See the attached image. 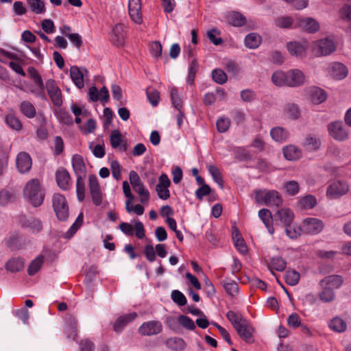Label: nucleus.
<instances>
[{"label":"nucleus","mask_w":351,"mask_h":351,"mask_svg":"<svg viewBox=\"0 0 351 351\" xmlns=\"http://www.w3.org/2000/svg\"><path fill=\"white\" fill-rule=\"evenodd\" d=\"M25 200L34 207L40 206L45 199V192L38 178L29 180L23 191Z\"/></svg>","instance_id":"nucleus-1"},{"label":"nucleus","mask_w":351,"mask_h":351,"mask_svg":"<svg viewBox=\"0 0 351 351\" xmlns=\"http://www.w3.org/2000/svg\"><path fill=\"white\" fill-rule=\"evenodd\" d=\"M256 202L259 204H265L269 206H279L282 200L279 193L276 191H259L256 193Z\"/></svg>","instance_id":"nucleus-2"},{"label":"nucleus","mask_w":351,"mask_h":351,"mask_svg":"<svg viewBox=\"0 0 351 351\" xmlns=\"http://www.w3.org/2000/svg\"><path fill=\"white\" fill-rule=\"evenodd\" d=\"M52 204L57 217L61 221H65L69 217V206L65 197L55 193L52 198Z\"/></svg>","instance_id":"nucleus-3"},{"label":"nucleus","mask_w":351,"mask_h":351,"mask_svg":"<svg viewBox=\"0 0 351 351\" xmlns=\"http://www.w3.org/2000/svg\"><path fill=\"white\" fill-rule=\"evenodd\" d=\"M130 182L133 189L141 197V202L146 203L149 199V193L141 181L139 176L135 171H131L129 173Z\"/></svg>","instance_id":"nucleus-4"},{"label":"nucleus","mask_w":351,"mask_h":351,"mask_svg":"<svg viewBox=\"0 0 351 351\" xmlns=\"http://www.w3.org/2000/svg\"><path fill=\"white\" fill-rule=\"evenodd\" d=\"M328 132L329 135L338 141H344L348 138L349 133L341 121H333L328 123Z\"/></svg>","instance_id":"nucleus-5"},{"label":"nucleus","mask_w":351,"mask_h":351,"mask_svg":"<svg viewBox=\"0 0 351 351\" xmlns=\"http://www.w3.org/2000/svg\"><path fill=\"white\" fill-rule=\"evenodd\" d=\"M336 49V45L332 40L326 38L315 43L313 52L317 56H328Z\"/></svg>","instance_id":"nucleus-6"},{"label":"nucleus","mask_w":351,"mask_h":351,"mask_svg":"<svg viewBox=\"0 0 351 351\" xmlns=\"http://www.w3.org/2000/svg\"><path fill=\"white\" fill-rule=\"evenodd\" d=\"M88 187L93 204L95 206L101 205L103 201V195L98 179L95 175L92 174L89 176Z\"/></svg>","instance_id":"nucleus-7"},{"label":"nucleus","mask_w":351,"mask_h":351,"mask_svg":"<svg viewBox=\"0 0 351 351\" xmlns=\"http://www.w3.org/2000/svg\"><path fill=\"white\" fill-rule=\"evenodd\" d=\"M349 190L347 183L337 180L332 182L328 187L326 195L330 199H336L345 195Z\"/></svg>","instance_id":"nucleus-8"},{"label":"nucleus","mask_w":351,"mask_h":351,"mask_svg":"<svg viewBox=\"0 0 351 351\" xmlns=\"http://www.w3.org/2000/svg\"><path fill=\"white\" fill-rule=\"evenodd\" d=\"M45 87L53 105L60 106L62 104V92L55 80H48L45 83Z\"/></svg>","instance_id":"nucleus-9"},{"label":"nucleus","mask_w":351,"mask_h":351,"mask_svg":"<svg viewBox=\"0 0 351 351\" xmlns=\"http://www.w3.org/2000/svg\"><path fill=\"white\" fill-rule=\"evenodd\" d=\"M162 330V325L159 321H149L143 323L138 332L143 336H152L159 334Z\"/></svg>","instance_id":"nucleus-10"},{"label":"nucleus","mask_w":351,"mask_h":351,"mask_svg":"<svg viewBox=\"0 0 351 351\" xmlns=\"http://www.w3.org/2000/svg\"><path fill=\"white\" fill-rule=\"evenodd\" d=\"M323 228V222L317 218H307L304 221L302 225V231L309 234H319Z\"/></svg>","instance_id":"nucleus-11"},{"label":"nucleus","mask_w":351,"mask_h":351,"mask_svg":"<svg viewBox=\"0 0 351 351\" xmlns=\"http://www.w3.org/2000/svg\"><path fill=\"white\" fill-rule=\"evenodd\" d=\"M293 217V213L289 208H281L274 215V219L276 224L285 227L291 225Z\"/></svg>","instance_id":"nucleus-12"},{"label":"nucleus","mask_w":351,"mask_h":351,"mask_svg":"<svg viewBox=\"0 0 351 351\" xmlns=\"http://www.w3.org/2000/svg\"><path fill=\"white\" fill-rule=\"evenodd\" d=\"M88 71L85 68H80L77 66H72L70 68V76L78 88L84 86V78L87 77Z\"/></svg>","instance_id":"nucleus-13"},{"label":"nucleus","mask_w":351,"mask_h":351,"mask_svg":"<svg viewBox=\"0 0 351 351\" xmlns=\"http://www.w3.org/2000/svg\"><path fill=\"white\" fill-rule=\"evenodd\" d=\"M128 12L131 20L136 23H143L141 0H129Z\"/></svg>","instance_id":"nucleus-14"},{"label":"nucleus","mask_w":351,"mask_h":351,"mask_svg":"<svg viewBox=\"0 0 351 351\" xmlns=\"http://www.w3.org/2000/svg\"><path fill=\"white\" fill-rule=\"evenodd\" d=\"M16 163L19 171L21 173H25L28 172L32 167V158L27 152H20L16 156Z\"/></svg>","instance_id":"nucleus-15"},{"label":"nucleus","mask_w":351,"mask_h":351,"mask_svg":"<svg viewBox=\"0 0 351 351\" xmlns=\"http://www.w3.org/2000/svg\"><path fill=\"white\" fill-rule=\"evenodd\" d=\"M287 86L297 87L302 85L305 80L304 73L298 69H292L287 72Z\"/></svg>","instance_id":"nucleus-16"},{"label":"nucleus","mask_w":351,"mask_h":351,"mask_svg":"<svg viewBox=\"0 0 351 351\" xmlns=\"http://www.w3.org/2000/svg\"><path fill=\"white\" fill-rule=\"evenodd\" d=\"M239 337L247 343L254 341V328L245 320L235 328Z\"/></svg>","instance_id":"nucleus-17"},{"label":"nucleus","mask_w":351,"mask_h":351,"mask_svg":"<svg viewBox=\"0 0 351 351\" xmlns=\"http://www.w3.org/2000/svg\"><path fill=\"white\" fill-rule=\"evenodd\" d=\"M72 167L77 178H86V169L82 156L74 154L72 157Z\"/></svg>","instance_id":"nucleus-18"},{"label":"nucleus","mask_w":351,"mask_h":351,"mask_svg":"<svg viewBox=\"0 0 351 351\" xmlns=\"http://www.w3.org/2000/svg\"><path fill=\"white\" fill-rule=\"evenodd\" d=\"M64 332L67 338L75 340L77 337V321L71 314H66L64 317Z\"/></svg>","instance_id":"nucleus-19"},{"label":"nucleus","mask_w":351,"mask_h":351,"mask_svg":"<svg viewBox=\"0 0 351 351\" xmlns=\"http://www.w3.org/2000/svg\"><path fill=\"white\" fill-rule=\"evenodd\" d=\"M56 179L60 188L64 191L69 189L71 186V177L65 169L60 168L56 171Z\"/></svg>","instance_id":"nucleus-20"},{"label":"nucleus","mask_w":351,"mask_h":351,"mask_svg":"<svg viewBox=\"0 0 351 351\" xmlns=\"http://www.w3.org/2000/svg\"><path fill=\"white\" fill-rule=\"evenodd\" d=\"M136 317L137 313L135 312L130 313L119 317L114 323V330L117 332H122L125 326L133 321Z\"/></svg>","instance_id":"nucleus-21"},{"label":"nucleus","mask_w":351,"mask_h":351,"mask_svg":"<svg viewBox=\"0 0 351 351\" xmlns=\"http://www.w3.org/2000/svg\"><path fill=\"white\" fill-rule=\"evenodd\" d=\"M343 283V278L339 275H330L325 277L319 282L321 286L328 287L334 291L340 288Z\"/></svg>","instance_id":"nucleus-22"},{"label":"nucleus","mask_w":351,"mask_h":351,"mask_svg":"<svg viewBox=\"0 0 351 351\" xmlns=\"http://www.w3.org/2000/svg\"><path fill=\"white\" fill-rule=\"evenodd\" d=\"M308 95L311 102L314 104H319L327 98V94L324 90L316 86L309 88Z\"/></svg>","instance_id":"nucleus-23"},{"label":"nucleus","mask_w":351,"mask_h":351,"mask_svg":"<svg viewBox=\"0 0 351 351\" xmlns=\"http://www.w3.org/2000/svg\"><path fill=\"white\" fill-rule=\"evenodd\" d=\"M125 33L122 25H117L113 28L112 42L117 47H121L125 43Z\"/></svg>","instance_id":"nucleus-24"},{"label":"nucleus","mask_w":351,"mask_h":351,"mask_svg":"<svg viewBox=\"0 0 351 351\" xmlns=\"http://www.w3.org/2000/svg\"><path fill=\"white\" fill-rule=\"evenodd\" d=\"M258 217L265 224L268 232L271 234H273L274 232V229L273 228V221H274V216H272L269 210L266 208L261 209L258 211Z\"/></svg>","instance_id":"nucleus-25"},{"label":"nucleus","mask_w":351,"mask_h":351,"mask_svg":"<svg viewBox=\"0 0 351 351\" xmlns=\"http://www.w3.org/2000/svg\"><path fill=\"white\" fill-rule=\"evenodd\" d=\"M21 221L25 228H28L34 233L39 232L43 229L42 222L35 217H24Z\"/></svg>","instance_id":"nucleus-26"},{"label":"nucleus","mask_w":351,"mask_h":351,"mask_svg":"<svg viewBox=\"0 0 351 351\" xmlns=\"http://www.w3.org/2000/svg\"><path fill=\"white\" fill-rule=\"evenodd\" d=\"M25 266L24 260L20 257H13L5 263V269L12 273L19 272L23 269Z\"/></svg>","instance_id":"nucleus-27"},{"label":"nucleus","mask_w":351,"mask_h":351,"mask_svg":"<svg viewBox=\"0 0 351 351\" xmlns=\"http://www.w3.org/2000/svg\"><path fill=\"white\" fill-rule=\"evenodd\" d=\"M287 48L292 56L302 58L306 55V47L298 42H290L287 43Z\"/></svg>","instance_id":"nucleus-28"},{"label":"nucleus","mask_w":351,"mask_h":351,"mask_svg":"<svg viewBox=\"0 0 351 351\" xmlns=\"http://www.w3.org/2000/svg\"><path fill=\"white\" fill-rule=\"evenodd\" d=\"M330 75L335 80H342L347 76L348 69L344 64L335 62L332 65Z\"/></svg>","instance_id":"nucleus-29"},{"label":"nucleus","mask_w":351,"mask_h":351,"mask_svg":"<svg viewBox=\"0 0 351 351\" xmlns=\"http://www.w3.org/2000/svg\"><path fill=\"white\" fill-rule=\"evenodd\" d=\"M299 26L309 33H315L319 29V23L311 17L301 19Z\"/></svg>","instance_id":"nucleus-30"},{"label":"nucleus","mask_w":351,"mask_h":351,"mask_svg":"<svg viewBox=\"0 0 351 351\" xmlns=\"http://www.w3.org/2000/svg\"><path fill=\"white\" fill-rule=\"evenodd\" d=\"M5 123L12 130L20 131L23 125L20 119L15 115L14 112H11L5 115Z\"/></svg>","instance_id":"nucleus-31"},{"label":"nucleus","mask_w":351,"mask_h":351,"mask_svg":"<svg viewBox=\"0 0 351 351\" xmlns=\"http://www.w3.org/2000/svg\"><path fill=\"white\" fill-rule=\"evenodd\" d=\"M19 107L21 114L27 118L33 119L36 117V110L30 101H23L19 104Z\"/></svg>","instance_id":"nucleus-32"},{"label":"nucleus","mask_w":351,"mask_h":351,"mask_svg":"<svg viewBox=\"0 0 351 351\" xmlns=\"http://www.w3.org/2000/svg\"><path fill=\"white\" fill-rule=\"evenodd\" d=\"M329 328L336 332H343L347 329L346 322L340 317L336 316L333 317L328 324Z\"/></svg>","instance_id":"nucleus-33"},{"label":"nucleus","mask_w":351,"mask_h":351,"mask_svg":"<svg viewBox=\"0 0 351 351\" xmlns=\"http://www.w3.org/2000/svg\"><path fill=\"white\" fill-rule=\"evenodd\" d=\"M285 157L289 160L298 159L301 156V151L296 146L290 145L283 148Z\"/></svg>","instance_id":"nucleus-34"},{"label":"nucleus","mask_w":351,"mask_h":351,"mask_svg":"<svg viewBox=\"0 0 351 351\" xmlns=\"http://www.w3.org/2000/svg\"><path fill=\"white\" fill-rule=\"evenodd\" d=\"M167 346L174 351H182L186 347L185 341L179 337L169 338L166 341Z\"/></svg>","instance_id":"nucleus-35"},{"label":"nucleus","mask_w":351,"mask_h":351,"mask_svg":"<svg viewBox=\"0 0 351 351\" xmlns=\"http://www.w3.org/2000/svg\"><path fill=\"white\" fill-rule=\"evenodd\" d=\"M271 138L277 142H283L287 139L289 133L287 130L280 127H276L271 130Z\"/></svg>","instance_id":"nucleus-36"},{"label":"nucleus","mask_w":351,"mask_h":351,"mask_svg":"<svg viewBox=\"0 0 351 351\" xmlns=\"http://www.w3.org/2000/svg\"><path fill=\"white\" fill-rule=\"evenodd\" d=\"M322 290L319 293V298L325 303L332 302L335 298V293L332 289L328 287L321 286Z\"/></svg>","instance_id":"nucleus-37"},{"label":"nucleus","mask_w":351,"mask_h":351,"mask_svg":"<svg viewBox=\"0 0 351 351\" xmlns=\"http://www.w3.org/2000/svg\"><path fill=\"white\" fill-rule=\"evenodd\" d=\"M261 38L256 33L247 34L245 38V45L250 49H256L261 44Z\"/></svg>","instance_id":"nucleus-38"},{"label":"nucleus","mask_w":351,"mask_h":351,"mask_svg":"<svg viewBox=\"0 0 351 351\" xmlns=\"http://www.w3.org/2000/svg\"><path fill=\"white\" fill-rule=\"evenodd\" d=\"M286 266V261L280 256H275L271 258L268 265L270 269H275L278 271L285 270Z\"/></svg>","instance_id":"nucleus-39"},{"label":"nucleus","mask_w":351,"mask_h":351,"mask_svg":"<svg viewBox=\"0 0 351 351\" xmlns=\"http://www.w3.org/2000/svg\"><path fill=\"white\" fill-rule=\"evenodd\" d=\"M44 261V256L43 255H39L36 258H34L31 263L29 264L27 273L29 276H33L36 273H37L39 269L41 268Z\"/></svg>","instance_id":"nucleus-40"},{"label":"nucleus","mask_w":351,"mask_h":351,"mask_svg":"<svg viewBox=\"0 0 351 351\" xmlns=\"http://www.w3.org/2000/svg\"><path fill=\"white\" fill-rule=\"evenodd\" d=\"M320 145L319 139L312 135L307 136L304 142V147L308 151L317 150Z\"/></svg>","instance_id":"nucleus-41"},{"label":"nucleus","mask_w":351,"mask_h":351,"mask_svg":"<svg viewBox=\"0 0 351 351\" xmlns=\"http://www.w3.org/2000/svg\"><path fill=\"white\" fill-rule=\"evenodd\" d=\"M27 4L32 12L37 14H43L46 12L45 3L41 0H27Z\"/></svg>","instance_id":"nucleus-42"},{"label":"nucleus","mask_w":351,"mask_h":351,"mask_svg":"<svg viewBox=\"0 0 351 351\" xmlns=\"http://www.w3.org/2000/svg\"><path fill=\"white\" fill-rule=\"evenodd\" d=\"M207 169L213 180L221 187H223V180L219 169L214 165L207 166Z\"/></svg>","instance_id":"nucleus-43"},{"label":"nucleus","mask_w":351,"mask_h":351,"mask_svg":"<svg viewBox=\"0 0 351 351\" xmlns=\"http://www.w3.org/2000/svg\"><path fill=\"white\" fill-rule=\"evenodd\" d=\"M271 80L276 86H287V72L285 73L281 71L274 72L271 76Z\"/></svg>","instance_id":"nucleus-44"},{"label":"nucleus","mask_w":351,"mask_h":351,"mask_svg":"<svg viewBox=\"0 0 351 351\" xmlns=\"http://www.w3.org/2000/svg\"><path fill=\"white\" fill-rule=\"evenodd\" d=\"M27 73L29 77L34 80V83L38 86L41 92H43L44 84L37 70L34 67L30 66L27 69Z\"/></svg>","instance_id":"nucleus-45"},{"label":"nucleus","mask_w":351,"mask_h":351,"mask_svg":"<svg viewBox=\"0 0 351 351\" xmlns=\"http://www.w3.org/2000/svg\"><path fill=\"white\" fill-rule=\"evenodd\" d=\"M83 213H80L77 216L75 221L73 223V225L70 227L68 231L66 232L64 237L67 239H70L72 237L79 228L82 225L83 223Z\"/></svg>","instance_id":"nucleus-46"},{"label":"nucleus","mask_w":351,"mask_h":351,"mask_svg":"<svg viewBox=\"0 0 351 351\" xmlns=\"http://www.w3.org/2000/svg\"><path fill=\"white\" fill-rule=\"evenodd\" d=\"M198 69V62L195 59H193L189 66V73L186 78L187 84L192 85L193 84L194 80L196 75V73Z\"/></svg>","instance_id":"nucleus-47"},{"label":"nucleus","mask_w":351,"mask_h":351,"mask_svg":"<svg viewBox=\"0 0 351 351\" xmlns=\"http://www.w3.org/2000/svg\"><path fill=\"white\" fill-rule=\"evenodd\" d=\"M300 280V274L295 270H288L285 274V281L290 286L296 285Z\"/></svg>","instance_id":"nucleus-48"},{"label":"nucleus","mask_w":351,"mask_h":351,"mask_svg":"<svg viewBox=\"0 0 351 351\" xmlns=\"http://www.w3.org/2000/svg\"><path fill=\"white\" fill-rule=\"evenodd\" d=\"M110 141L112 148H118L123 141L121 132L118 130H112L110 136Z\"/></svg>","instance_id":"nucleus-49"},{"label":"nucleus","mask_w":351,"mask_h":351,"mask_svg":"<svg viewBox=\"0 0 351 351\" xmlns=\"http://www.w3.org/2000/svg\"><path fill=\"white\" fill-rule=\"evenodd\" d=\"M220 32L217 28H213L206 33L208 38L216 46L223 43L222 38L218 36Z\"/></svg>","instance_id":"nucleus-50"},{"label":"nucleus","mask_w":351,"mask_h":351,"mask_svg":"<svg viewBox=\"0 0 351 351\" xmlns=\"http://www.w3.org/2000/svg\"><path fill=\"white\" fill-rule=\"evenodd\" d=\"M299 204L301 207L309 209L313 208L316 205L317 199L315 197L308 195L302 198L300 200Z\"/></svg>","instance_id":"nucleus-51"},{"label":"nucleus","mask_w":351,"mask_h":351,"mask_svg":"<svg viewBox=\"0 0 351 351\" xmlns=\"http://www.w3.org/2000/svg\"><path fill=\"white\" fill-rule=\"evenodd\" d=\"M285 114L291 119H295L300 115L298 106L295 104H287L285 107Z\"/></svg>","instance_id":"nucleus-52"},{"label":"nucleus","mask_w":351,"mask_h":351,"mask_svg":"<svg viewBox=\"0 0 351 351\" xmlns=\"http://www.w3.org/2000/svg\"><path fill=\"white\" fill-rule=\"evenodd\" d=\"M171 298L173 302L178 306H184L186 304L187 300L185 295L178 290H173L171 291Z\"/></svg>","instance_id":"nucleus-53"},{"label":"nucleus","mask_w":351,"mask_h":351,"mask_svg":"<svg viewBox=\"0 0 351 351\" xmlns=\"http://www.w3.org/2000/svg\"><path fill=\"white\" fill-rule=\"evenodd\" d=\"M171 99L172 104L176 110L182 109V99L178 93V90L176 88H171Z\"/></svg>","instance_id":"nucleus-54"},{"label":"nucleus","mask_w":351,"mask_h":351,"mask_svg":"<svg viewBox=\"0 0 351 351\" xmlns=\"http://www.w3.org/2000/svg\"><path fill=\"white\" fill-rule=\"evenodd\" d=\"M85 178H77L76 181V194L77 199L82 202L85 198Z\"/></svg>","instance_id":"nucleus-55"},{"label":"nucleus","mask_w":351,"mask_h":351,"mask_svg":"<svg viewBox=\"0 0 351 351\" xmlns=\"http://www.w3.org/2000/svg\"><path fill=\"white\" fill-rule=\"evenodd\" d=\"M213 80L219 84H223L227 81V75L221 69H214L212 72Z\"/></svg>","instance_id":"nucleus-56"},{"label":"nucleus","mask_w":351,"mask_h":351,"mask_svg":"<svg viewBox=\"0 0 351 351\" xmlns=\"http://www.w3.org/2000/svg\"><path fill=\"white\" fill-rule=\"evenodd\" d=\"M179 324L186 329L193 330L195 329V325L193 319L186 315H180L178 318Z\"/></svg>","instance_id":"nucleus-57"},{"label":"nucleus","mask_w":351,"mask_h":351,"mask_svg":"<svg viewBox=\"0 0 351 351\" xmlns=\"http://www.w3.org/2000/svg\"><path fill=\"white\" fill-rule=\"evenodd\" d=\"M293 23L291 16H280L275 20V25L280 28H289Z\"/></svg>","instance_id":"nucleus-58"},{"label":"nucleus","mask_w":351,"mask_h":351,"mask_svg":"<svg viewBox=\"0 0 351 351\" xmlns=\"http://www.w3.org/2000/svg\"><path fill=\"white\" fill-rule=\"evenodd\" d=\"M230 21L234 26L240 27L245 24L246 19L241 13L234 12L230 16Z\"/></svg>","instance_id":"nucleus-59"},{"label":"nucleus","mask_w":351,"mask_h":351,"mask_svg":"<svg viewBox=\"0 0 351 351\" xmlns=\"http://www.w3.org/2000/svg\"><path fill=\"white\" fill-rule=\"evenodd\" d=\"M146 94L149 103L153 106H156L160 99L158 91L155 89L147 88L146 90Z\"/></svg>","instance_id":"nucleus-60"},{"label":"nucleus","mask_w":351,"mask_h":351,"mask_svg":"<svg viewBox=\"0 0 351 351\" xmlns=\"http://www.w3.org/2000/svg\"><path fill=\"white\" fill-rule=\"evenodd\" d=\"M223 288L226 292L230 296H234L239 291V285L234 281L224 282Z\"/></svg>","instance_id":"nucleus-61"},{"label":"nucleus","mask_w":351,"mask_h":351,"mask_svg":"<svg viewBox=\"0 0 351 351\" xmlns=\"http://www.w3.org/2000/svg\"><path fill=\"white\" fill-rule=\"evenodd\" d=\"M337 254H338V252L337 251H334V250L326 251V250H317L316 252V255L318 258H322V259L330 260V261L334 260L336 256L337 255Z\"/></svg>","instance_id":"nucleus-62"},{"label":"nucleus","mask_w":351,"mask_h":351,"mask_svg":"<svg viewBox=\"0 0 351 351\" xmlns=\"http://www.w3.org/2000/svg\"><path fill=\"white\" fill-rule=\"evenodd\" d=\"M226 317L232 323L234 328H236L237 326L240 325L245 321V319H243L241 317H239L237 314L232 311H228L226 313Z\"/></svg>","instance_id":"nucleus-63"},{"label":"nucleus","mask_w":351,"mask_h":351,"mask_svg":"<svg viewBox=\"0 0 351 351\" xmlns=\"http://www.w3.org/2000/svg\"><path fill=\"white\" fill-rule=\"evenodd\" d=\"M218 132L223 133L226 132L230 125V121L228 118H220L216 123Z\"/></svg>","instance_id":"nucleus-64"}]
</instances>
